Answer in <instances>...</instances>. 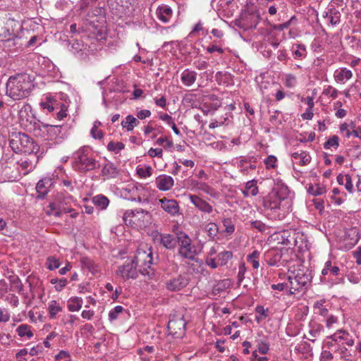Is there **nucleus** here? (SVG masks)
<instances>
[{"mask_svg":"<svg viewBox=\"0 0 361 361\" xmlns=\"http://www.w3.org/2000/svg\"><path fill=\"white\" fill-rule=\"evenodd\" d=\"M323 329L322 324L315 321H310L309 323V336H306V338L312 342H314L316 338L320 335Z\"/></svg>","mask_w":361,"mask_h":361,"instance_id":"5701e85b","label":"nucleus"},{"mask_svg":"<svg viewBox=\"0 0 361 361\" xmlns=\"http://www.w3.org/2000/svg\"><path fill=\"white\" fill-rule=\"evenodd\" d=\"M188 284V279L183 276H178L177 277L171 279L166 282L168 290L176 291L185 287Z\"/></svg>","mask_w":361,"mask_h":361,"instance_id":"dca6fc26","label":"nucleus"},{"mask_svg":"<svg viewBox=\"0 0 361 361\" xmlns=\"http://www.w3.org/2000/svg\"><path fill=\"white\" fill-rule=\"evenodd\" d=\"M173 231L176 235L178 255L183 259L197 262L196 256L198 252L189 235L183 231L173 229Z\"/></svg>","mask_w":361,"mask_h":361,"instance_id":"7ed1b4c3","label":"nucleus"},{"mask_svg":"<svg viewBox=\"0 0 361 361\" xmlns=\"http://www.w3.org/2000/svg\"><path fill=\"white\" fill-rule=\"evenodd\" d=\"M293 54L295 58L300 59H303L306 56V47L303 44H297V49L293 51Z\"/></svg>","mask_w":361,"mask_h":361,"instance_id":"4d7b16f0","label":"nucleus"},{"mask_svg":"<svg viewBox=\"0 0 361 361\" xmlns=\"http://www.w3.org/2000/svg\"><path fill=\"white\" fill-rule=\"evenodd\" d=\"M282 257V252L280 250H269L265 255V259L269 266H276Z\"/></svg>","mask_w":361,"mask_h":361,"instance_id":"b1692460","label":"nucleus"},{"mask_svg":"<svg viewBox=\"0 0 361 361\" xmlns=\"http://www.w3.org/2000/svg\"><path fill=\"white\" fill-rule=\"evenodd\" d=\"M159 202L162 209L170 215L176 216L180 214L179 205L176 200L164 197L159 200Z\"/></svg>","mask_w":361,"mask_h":361,"instance_id":"4468645a","label":"nucleus"},{"mask_svg":"<svg viewBox=\"0 0 361 361\" xmlns=\"http://www.w3.org/2000/svg\"><path fill=\"white\" fill-rule=\"evenodd\" d=\"M326 339H332L336 342H339L342 345H346L349 347L353 346L355 343L353 336L347 331L339 329L334 334L328 336Z\"/></svg>","mask_w":361,"mask_h":361,"instance_id":"f8f14e48","label":"nucleus"},{"mask_svg":"<svg viewBox=\"0 0 361 361\" xmlns=\"http://www.w3.org/2000/svg\"><path fill=\"white\" fill-rule=\"evenodd\" d=\"M30 328L31 327L27 324H20L16 329V331L19 336H27L28 338H30L33 336V333L30 330Z\"/></svg>","mask_w":361,"mask_h":361,"instance_id":"58836bf2","label":"nucleus"},{"mask_svg":"<svg viewBox=\"0 0 361 361\" xmlns=\"http://www.w3.org/2000/svg\"><path fill=\"white\" fill-rule=\"evenodd\" d=\"M152 252L150 247L147 245L139 247L137 250L133 262L137 266L139 272L144 276L151 278L154 274V269L152 267Z\"/></svg>","mask_w":361,"mask_h":361,"instance_id":"20e7f679","label":"nucleus"},{"mask_svg":"<svg viewBox=\"0 0 361 361\" xmlns=\"http://www.w3.org/2000/svg\"><path fill=\"white\" fill-rule=\"evenodd\" d=\"M277 159L275 156L269 155L264 159V164L267 169L275 168L276 166Z\"/></svg>","mask_w":361,"mask_h":361,"instance_id":"13d9d810","label":"nucleus"},{"mask_svg":"<svg viewBox=\"0 0 361 361\" xmlns=\"http://www.w3.org/2000/svg\"><path fill=\"white\" fill-rule=\"evenodd\" d=\"M248 18L250 20L253 21V23H252L250 25H246L243 24L242 22L240 23V25H239V26L240 27L243 28L244 30L251 29V28L255 27L256 25H257V16H253V15H250Z\"/></svg>","mask_w":361,"mask_h":361,"instance_id":"052dcab7","label":"nucleus"},{"mask_svg":"<svg viewBox=\"0 0 361 361\" xmlns=\"http://www.w3.org/2000/svg\"><path fill=\"white\" fill-rule=\"evenodd\" d=\"M297 78L293 74H287L285 76V85L287 87L293 88L296 85Z\"/></svg>","mask_w":361,"mask_h":361,"instance_id":"6e6d98bb","label":"nucleus"},{"mask_svg":"<svg viewBox=\"0 0 361 361\" xmlns=\"http://www.w3.org/2000/svg\"><path fill=\"white\" fill-rule=\"evenodd\" d=\"M205 264L212 269H216L219 264V262H216L215 258L210 257H206Z\"/></svg>","mask_w":361,"mask_h":361,"instance_id":"774afa93","label":"nucleus"},{"mask_svg":"<svg viewBox=\"0 0 361 361\" xmlns=\"http://www.w3.org/2000/svg\"><path fill=\"white\" fill-rule=\"evenodd\" d=\"M124 309L122 306L118 305L112 309L109 313V318L110 321L116 320L118 315L123 312Z\"/></svg>","mask_w":361,"mask_h":361,"instance_id":"603ef678","label":"nucleus"},{"mask_svg":"<svg viewBox=\"0 0 361 361\" xmlns=\"http://www.w3.org/2000/svg\"><path fill=\"white\" fill-rule=\"evenodd\" d=\"M308 192L314 196L322 195L324 194L326 191V188L324 186L320 185L319 184L314 185H310L307 190Z\"/></svg>","mask_w":361,"mask_h":361,"instance_id":"a19ab883","label":"nucleus"},{"mask_svg":"<svg viewBox=\"0 0 361 361\" xmlns=\"http://www.w3.org/2000/svg\"><path fill=\"white\" fill-rule=\"evenodd\" d=\"M31 78L26 73L11 76L6 84V94L13 100L27 97L33 89Z\"/></svg>","mask_w":361,"mask_h":361,"instance_id":"f03ea898","label":"nucleus"},{"mask_svg":"<svg viewBox=\"0 0 361 361\" xmlns=\"http://www.w3.org/2000/svg\"><path fill=\"white\" fill-rule=\"evenodd\" d=\"M233 253L231 251H223L218 254L217 259L220 265L224 266L232 258Z\"/></svg>","mask_w":361,"mask_h":361,"instance_id":"ea45409f","label":"nucleus"},{"mask_svg":"<svg viewBox=\"0 0 361 361\" xmlns=\"http://www.w3.org/2000/svg\"><path fill=\"white\" fill-rule=\"evenodd\" d=\"M339 145V139L336 135L332 136L329 138L324 145L325 149H330L334 147L335 149L338 148Z\"/></svg>","mask_w":361,"mask_h":361,"instance_id":"09e8293b","label":"nucleus"},{"mask_svg":"<svg viewBox=\"0 0 361 361\" xmlns=\"http://www.w3.org/2000/svg\"><path fill=\"white\" fill-rule=\"evenodd\" d=\"M92 202L96 206L102 209H106L109 204V199L102 195H99L94 197Z\"/></svg>","mask_w":361,"mask_h":361,"instance_id":"c9c22d12","label":"nucleus"},{"mask_svg":"<svg viewBox=\"0 0 361 361\" xmlns=\"http://www.w3.org/2000/svg\"><path fill=\"white\" fill-rule=\"evenodd\" d=\"M322 94L334 99L338 97V91L331 85H327L324 88Z\"/></svg>","mask_w":361,"mask_h":361,"instance_id":"37998d69","label":"nucleus"},{"mask_svg":"<svg viewBox=\"0 0 361 361\" xmlns=\"http://www.w3.org/2000/svg\"><path fill=\"white\" fill-rule=\"evenodd\" d=\"M259 257L260 252L254 250L252 253L247 255L246 260L248 263L252 264L253 269H257L259 267Z\"/></svg>","mask_w":361,"mask_h":361,"instance_id":"f704fd0d","label":"nucleus"},{"mask_svg":"<svg viewBox=\"0 0 361 361\" xmlns=\"http://www.w3.org/2000/svg\"><path fill=\"white\" fill-rule=\"evenodd\" d=\"M72 202H73V198L71 195L61 192L56 195L54 200L51 203H56L58 207L63 209L64 213H71L73 209L69 206Z\"/></svg>","mask_w":361,"mask_h":361,"instance_id":"ddd939ff","label":"nucleus"},{"mask_svg":"<svg viewBox=\"0 0 361 361\" xmlns=\"http://www.w3.org/2000/svg\"><path fill=\"white\" fill-rule=\"evenodd\" d=\"M325 300H322L314 302L313 308L314 313L322 317H326L329 314L328 309L324 306Z\"/></svg>","mask_w":361,"mask_h":361,"instance_id":"72a5a7b5","label":"nucleus"},{"mask_svg":"<svg viewBox=\"0 0 361 361\" xmlns=\"http://www.w3.org/2000/svg\"><path fill=\"white\" fill-rule=\"evenodd\" d=\"M291 207L290 190L281 181H278L272 190L263 199V207L271 219H284L290 211Z\"/></svg>","mask_w":361,"mask_h":361,"instance_id":"f257e3e1","label":"nucleus"},{"mask_svg":"<svg viewBox=\"0 0 361 361\" xmlns=\"http://www.w3.org/2000/svg\"><path fill=\"white\" fill-rule=\"evenodd\" d=\"M292 233H294L288 230L282 231L273 235L274 240L282 245H291L292 240L295 241L294 237L291 235Z\"/></svg>","mask_w":361,"mask_h":361,"instance_id":"4be33fe9","label":"nucleus"},{"mask_svg":"<svg viewBox=\"0 0 361 361\" xmlns=\"http://www.w3.org/2000/svg\"><path fill=\"white\" fill-rule=\"evenodd\" d=\"M258 192V187L255 180L248 181L245 185V190H243V194L245 197L255 196Z\"/></svg>","mask_w":361,"mask_h":361,"instance_id":"7c9ffc66","label":"nucleus"},{"mask_svg":"<svg viewBox=\"0 0 361 361\" xmlns=\"http://www.w3.org/2000/svg\"><path fill=\"white\" fill-rule=\"evenodd\" d=\"M47 127L49 128L48 133H49L51 137L57 138L59 137L61 133V126L57 125H47Z\"/></svg>","mask_w":361,"mask_h":361,"instance_id":"49530a36","label":"nucleus"},{"mask_svg":"<svg viewBox=\"0 0 361 361\" xmlns=\"http://www.w3.org/2000/svg\"><path fill=\"white\" fill-rule=\"evenodd\" d=\"M193 65L197 69L202 71L207 69L209 63L206 61L200 59L195 61Z\"/></svg>","mask_w":361,"mask_h":361,"instance_id":"e2e57ef3","label":"nucleus"},{"mask_svg":"<svg viewBox=\"0 0 361 361\" xmlns=\"http://www.w3.org/2000/svg\"><path fill=\"white\" fill-rule=\"evenodd\" d=\"M269 350V343L261 341L259 342L257 345V350L253 352V356H256V353L258 351L259 353L264 355L268 353Z\"/></svg>","mask_w":361,"mask_h":361,"instance_id":"5fc2aeb1","label":"nucleus"},{"mask_svg":"<svg viewBox=\"0 0 361 361\" xmlns=\"http://www.w3.org/2000/svg\"><path fill=\"white\" fill-rule=\"evenodd\" d=\"M197 79V73L190 69L184 70L180 76L181 82L185 86L190 87L192 85Z\"/></svg>","mask_w":361,"mask_h":361,"instance_id":"393cba45","label":"nucleus"},{"mask_svg":"<svg viewBox=\"0 0 361 361\" xmlns=\"http://www.w3.org/2000/svg\"><path fill=\"white\" fill-rule=\"evenodd\" d=\"M137 173L142 178L150 177L152 174V168L150 166L137 168Z\"/></svg>","mask_w":361,"mask_h":361,"instance_id":"c03bdc74","label":"nucleus"},{"mask_svg":"<svg viewBox=\"0 0 361 361\" xmlns=\"http://www.w3.org/2000/svg\"><path fill=\"white\" fill-rule=\"evenodd\" d=\"M5 300L15 307H18L19 305V299L18 296L14 294H8Z\"/></svg>","mask_w":361,"mask_h":361,"instance_id":"0e129e2a","label":"nucleus"},{"mask_svg":"<svg viewBox=\"0 0 361 361\" xmlns=\"http://www.w3.org/2000/svg\"><path fill=\"white\" fill-rule=\"evenodd\" d=\"M140 212L148 214V212L147 211H145L142 209H135V210H128V211H126L123 215V221L127 224L128 217L133 216L135 215V213L139 214Z\"/></svg>","mask_w":361,"mask_h":361,"instance_id":"680f3d73","label":"nucleus"},{"mask_svg":"<svg viewBox=\"0 0 361 361\" xmlns=\"http://www.w3.org/2000/svg\"><path fill=\"white\" fill-rule=\"evenodd\" d=\"M238 168L243 175H247L250 171H254L256 169V165L252 163L250 160L243 158L239 161Z\"/></svg>","mask_w":361,"mask_h":361,"instance_id":"c85d7f7f","label":"nucleus"},{"mask_svg":"<svg viewBox=\"0 0 361 361\" xmlns=\"http://www.w3.org/2000/svg\"><path fill=\"white\" fill-rule=\"evenodd\" d=\"M139 121L131 115L126 116V120L121 122L123 128H126L128 131H132L133 128L139 125Z\"/></svg>","mask_w":361,"mask_h":361,"instance_id":"2f4dec72","label":"nucleus"},{"mask_svg":"<svg viewBox=\"0 0 361 361\" xmlns=\"http://www.w3.org/2000/svg\"><path fill=\"white\" fill-rule=\"evenodd\" d=\"M59 259L54 256H50L46 262V267L49 270H54L60 267Z\"/></svg>","mask_w":361,"mask_h":361,"instance_id":"a18cd8bd","label":"nucleus"},{"mask_svg":"<svg viewBox=\"0 0 361 361\" xmlns=\"http://www.w3.org/2000/svg\"><path fill=\"white\" fill-rule=\"evenodd\" d=\"M173 11L171 8L166 6L162 5L158 7L157 10V15L158 18L163 23H168L172 17Z\"/></svg>","mask_w":361,"mask_h":361,"instance_id":"a878e982","label":"nucleus"},{"mask_svg":"<svg viewBox=\"0 0 361 361\" xmlns=\"http://www.w3.org/2000/svg\"><path fill=\"white\" fill-rule=\"evenodd\" d=\"M287 279L289 289L288 295H290L306 289L307 286L310 282L309 275L305 274L302 271H298L297 273H289Z\"/></svg>","mask_w":361,"mask_h":361,"instance_id":"423d86ee","label":"nucleus"},{"mask_svg":"<svg viewBox=\"0 0 361 361\" xmlns=\"http://www.w3.org/2000/svg\"><path fill=\"white\" fill-rule=\"evenodd\" d=\"M32 140L25 133L14 134L9 140V145L16 153L28 152Z\"/></svg>","mask_w":361,"mask_h":361,"instance_id":"1a4fd4ad","label":"nucleus"},{"mask_svg":"<svg viewBox=\"0 0 361 361\" xmlns=\"http://www.w3.org/2000/svg\"><path fill=\"white\" fill-rule=\"evenodd\" d=\"M326 346L329 348L332 353L340 355L341 357H346L350 355L348 349L345 346L342 345L341 343L336 342L332 339H327Z\"/></svg>","mask_w":361,"mask_h":361,"instance_id":"f3484780","label":"nucleus"},{"mask_svg":"<svg viewBox=\"0 0 361 361\" xmlns=\"http://www.w3.org/2000/svg\"><path fill=\"white\" fill-rule=\"evenodd\" d=\"M223 225L225 227L224 232L227 234H232L235 231V226L231 219H224L222 221Z\"/></svg>","mask_w":361,"mask_h":361,"instance_id":"de8ad7c7","label":"nucleus"},{"mask_svg":"<svg viewBox=\"0 0 361 361\" xmlns=\"http://www.w3.org/2000/svg\"><path fill=\"white\" fill-rule=\"evenodd\" d=\"M82 306V299L79 297H73L68 300V309L71 312L79 311Z\"/></svg>","mask_w":361,"mask_h":361,"instance_id":"473e14b6","label":"nucleus"},{"mask_svg":"<svg viewBox=\"0 0 361 361\" xmlns=\"http://www.w3.org/2000/svg\"><path fill=\"white\" fill-rule=\"evenodd\" d=\"M186 324L187 322L183 314L177 313L171 315L168 323L169 333L175 338H183L185 334Z\"/></svg>","mask_w":361,"mask_h":361,"instance_id":"6e6552de","label":"nucleus"},{"mask_svg":"<svg viewBox=\"0 0 361 361\" xmlns=\"http://www.w3.org/2000/svg\"><path fill=\"white\" fill-rule=\"evenodd\" d=\"M189 187L192 190H202L212 197L216 196V191L205 183L195 180H190Z\"/></svg>","mask_w":361,"mask_h":361,"instance_id":"6ab92c4d","label":"nucleus"},{"mask_svg":"<svg viewBox=\"0 0 361 361\" xmlns=\"http://www.w3.org/2000/svg\"><path fill=\"white\" fill-rule=\"evenodd\" d=\"M40 106L43 109H47L49 113L56 112V118L59 120H63L67 116V106L66 104L59 100L56 97L47 96L40 102Z\"/></svg>","mask_w":361,"mask_h":361,"instance_id":"0eeeda50","label":"nucleus"},{"mask_svg":"<svg viewBox=\"0 0 361 361\" xmlns=\"http://www.w3.org/2000/svg\"><path fill=\"white\" fill-rule=\"evenodd\" d=\"M322 16L327 18L331 25H336L340 23L341 13L335 8L333 3L329 5L327 10L323 13Z\"/></svg>","mask_w":361,"mask_h":361,"instance_id":"a211bd4d","label":"nucleus"},{"mask_svg":"<svg viewBox=\"0 0 361 361\" xmlns=\"http://www.w3.org/2000/svg\"><path fill=\"white\" fill-rule=\"evenodd\" d=\"M118 174V169L111 163H106L102 169V175L106 179L113 178Z\"/></svg>","mask_w":361,"mask_h":361,"instance_id":"c756f323","label":"nucleus"},{"mask_svg":"<svg viewBox=\"0 0 361 361\" xmlns=\"http://www.w3.org/2000/svg\"><path fill=\"white\" fill-rule=\"evenodd\" d=\"M160 243L166 249L173 250L177 244L176 236L173 237L171 234H161Z\"/></svg>","mask_w":361,"mask_h":361,"instance_id":"cd10ccee","label":"nucleus"},{"mask_svg":"<svg viewBox=\"0 0 361 361\" xmlns=\"http://www.w3.org/2000/svg\"><path fill=\"white\" fill-rule=\"evenodd\" d=\"M291 157L300 166L307 165L311 161V157L306 151L293 152L291 154Z\"/></svg>","mask_w":361,"mask_h":361,"instance_id":"bb28decb","label":"nucleus"},{"mask_svg":"<svg viewBox=\"0 0 361 361\" xmlns=\"http://www.w3.org/2000/svg\"><path fill=\"white\" fill-rule=\"evenodd\" d=\"M52 183V179L50 178H44L39 180L36 185L38 196L41 198H44L47 195Z\"/></svg>","mask_w":361,"mask_h":361,"instance_id":"412c9836","label":"nucleus"},{"mask_svg":"<svg viewBox=\"0 0 361 361\" xmlns=\"http://www.w3.org/2000/svg\"><path fill=\"white\" fill-rule=\"evenodd\" d=\"M340 131L347 138L353 136V130L347 126V123H344L340 126Z\"/></svg>","mask_w":361,"mask_h":361,"instance_id":"bf43d9fd","label":"nucleus"},{"mask_svg":"<svg viewBox=\"0 0 361 361\" xmlns=\"http://www.w3.org/2000/svg\"><path fill=\"white\" fill-rule=\"evenodd\" d=\"M340 271L339 267L337 266H332L331 262L330 260L326 262L324 264V267L322 271V274L324 276H326L330 272L334 276L338 275Z\"/></svg>","mask_w":361,"mask_h":361,"instance_id":"e433bc0d","label":"nucleus"},{"mask_svg":"<svg viewBox=\"0 0 361 361\" xmlns=\"http://www.w3.org/2000/svg\"><path fill=\"white\" fill-rule=\"evenodd\" d=\"M137 266L135 262H126L123 265L118 267L116 271V275L125 280L135 279L137 277Z\"/></svg>","mask_w":361,"mask_h":361,"instance_id":"9d476101","label":"nucleus"},{"mask_svg":"<svg viewBox=\"0 0 361 361\" xmlns=\"http://www.w3.org/2000/svg\"><path fill=\"white\" fill-rule=\"evenodd\" d=\"M353 77V73L347 68H339L334 73V78L338 83L344 84Z\"/></svg>","mask_w":361,"mask_h":361,"instance_id":"aec40b11","label":"nucleus"},{"mask_svg":"<svg viewBox=\"0 0 361 361\" xmlns=\"http://www.w3.org/2000/svg\"><path fill=\"white\" fill-rule=\"evenodd\" d=\"M148 155L151 157H157L161 158L163 155V151L161 148H150L148 150Z\"/></svg>","mask_w":361,"mask_h":361,"instance_id":"338daca9","label":"nucleus"},{"mask_svg":"<svg viewBox=\"0 0 361 361\" xmlns=\"http://www.w3.org/2000/svg\"><path fill=\"white\" fill-rule=\"evenodd\" d=\"M325 318H326V326L328 329H331L333 326V325L334 324L338 323V317L334 315H332V314H329Z\"/></svg>","mask_w":361,"mask_h":361,"instance_id":"69168bd1","label":"nucleus"},{"mask_svg":"<svg viewBox=\"0 0 361 361\" xmlns=\"http://www.w3.org/2000/svg\"><path fill=\"white\" fill-rule=\"evenodd\" d=\"M48 310L50 317L54 319L59 312H61L62 307L56 300H51L49 303Z\"/></svg>","mask_w":361,"mask_h":361,"instance_id":"4c0bfd02","label":"nucleus"},{"mask_svg":"<svg viewBox=\"0 0 361 361\" xmlns=\"http://www.w3.org/2000/svg\"><path fill=\"white\" fill-rule=\"evenodd\" d=\"M73 166L80 172H87L99 166V163L93 157L90 149L82 147L73 154Z\"/></svg>","mask_w":361,"mask_h":361,"instance_id":"39448f33","label":"nucleus"},{"mask_svg":"<svg viewBox=\"0 0 361 361\" xmlns=\"http://www.w3.org/2000/svg\"><path fill=\"white\" fill-rule=\"evenodd\" d=\"M247 272V267L245 266V264L244 262H241L239 264L238 267V272L237 275L238 279V284L240 285L243 281L245 279V273Z\"/></svg>","mask_w":361,"mask_h":361,"instance_id":"3c124183","label":"nucleus"},{"mask_svg":"<svg viewBox=\"0 0 361 361\" xmlns=\"http://www.w3.org/2000/svg\"><path fill=\"white\" fill-rule=\"evenodd\" d=\"M174 185L173 178L166 174H161L155 179V185L161 191H168Z\"/></svg>","mask_w":361,"mask_h":361,"instance_id":"2eb2a0df","label":"nucleus"},{"mask_svg":"<svg viewBox=\"0 0 361 361\" xmlns=\"http://www.w3.org/2000/svg\"><path fill=\"white\" fill-rule=\"evenodd\" d=\"M48 207L50 208L51 211H54V212H48L47 215L49 216L54 215L55 217H60L62 213L64 212L62 208L56 205V203H49Z\"/></svg>","mask_w":361,"mask_h":361,"instance_id":"864d4df0","label":"nucleus"},{"mask_svg":"<svg viewBox=\"0 0 361 361\" xmlns=\"http://www.w3.org/2000/svg\"><path fill=\"white\" fill-rule=\"evenodd\" d=\"M124 144L121 142H110L107 145V149L109 151L114 152L115 153H118L121 150L124 149Z\"/></svg>","mask_w":361,"mask_h":361,"instance_id":"8fccbe9b","label":"nucleus"},{"mask_svg":"<svg viewBox=\"0 0 361 361\" xmlns=\"http://www.w3.org/2000/svg\"><path fill=\"white\" fill-rule=\"evenodd\" d=\"M188 197L190 202L202 213L212 214L214 212H216L212 205L205 200L201 198L200 196L196 195H189Z\"/></svg>","mask_w":361,"mask_h":361,"instance_id":"9b49d317","label":"nucleus"},{"mask_svg":"<svg viewBox=\"0 0 361 361\" xmlns=\"http://www.w3.org/2000/svg\"><path fill=\"white\" fill-rule=\"evenodd\" d=\"M205 231L210 238L214 239L217 235L219 228L215 223L210 222L205 226Z\"/></svg>","mask_w":361,"mask_h":361,"instance_id":"79ce46f5","label":"nucleus"}]
</instances>
